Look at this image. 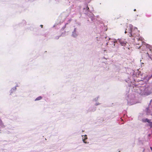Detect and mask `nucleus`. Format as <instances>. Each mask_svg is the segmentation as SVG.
<instances>
[{"instance_id":"nucleus-1","label":"nucleus","mask_w":152,"mask_h":152,"mask_svg":"<svg viewBox=\"0 0 152 152\" xmlns=\"http://www.w3.org/2000/svg\"><path fill=\"white\" fill-rule=\"evenodd\" d=\"M129 33V34L128 35L130 37H134V34L133 35L132 34V28L130 26H127V28L126 29L125 31V34Z\"/></svg>"},{"instance_id":"nucleus-2","label":"nucleus","mask_w":152,"mask_h":152,"mask_svg":"<svg viewBox=\"0 0 152 152\" xmlns=\"http://www.w3.org/2000/svg\"><path fill=\"white\" fill-rule=\"evenodd\" d=\"M136 39L137 40L139 41V42L137 43H136V44L135 45V47L136 48L139 49L140 48V47H141V46L142 45V42L139 38L137 37Z\"/></svg>"},{"instance_id":"nucleus-3","label":"nucleus","mask_w":152,"mask_h":152,"mask_svg":"<svg viewBox=\"0 0 152 152\" xmlns=\"http://www.w3.org/2000/svg\"><path fill=\"white\" fill-rule=\"evenodd\" d=\"M142 121L144 122H147L148 123L149 122H150V120H149L147 118H145L142 119Z\"/></svg>"},{"instance_id":"nucleus-4","label":"nucleus","mask_w":152,"mask_h":152,"mask_svg":"<svg viewBox=\"0 0 152 152\" xmlns=\"http://www.w3.org/2000/svg\"><path fill=\"white\" fill-rule=\"evenodd\" d=\"M42 98V97L41 96H39L36 99H35V100H39L41 99Z\"/></svg>"},{"instance_id":"nucleus-5","label":"nucleus","mask_w":152,"mask_h":152,"mask_svg":"<svg viewBox=\"0 0 152 152\" xmlns=\"http://www.w3.org/2000/svg\"><path fill=\"white\" fill-rule=\"evenodd\" d=\"M85 139H83V141L85 143H87V141H86V139H87V137L86 136H85Z\"/></svg>"},{"instance_id":"nucleus-6","label":"nucleus","mask_w":152,"mask_h":152,"mask_svg":"<svg viewBox=\"0 0 152 152\" xmlns=\"http://www.w3.org/2000/svg\"><path fill=\"white\" fill-rule=\"evenodd\" d=\"M120 44L122 46H125L126 45V43H125L123 42H120Z\"/></svg>"},{"instance_id":"nucleus-7","label":"nucleus","mask_w":152,"mask_h":152,"mask_svg":"<svg viewBox=\"0 0 152 152\" xmlns=\"http://www.w3.org/2000/svg\"><path fill=\"white\" fill-rule=\"evenodd\" d=\"M149 125L151 127H152V122L151 121H150V122L148 123Z\"/></svg>"},{"instance_id":"nucleus-8","label":"nucleus","mask_w":152,"mask_h":152,"mask_svg":"<svg viewBox=\"0 0 152 152\" xmlns=\"http://www.w3.org/2000/svg\"><path fill=\"white\" fill-rule=\"evenodd\" d=\"M40 26L42 28L43 27V25H40Z\"/></svg>"},{"instance_id":"nucleus-9","label":"nucleus","mask_w":152,"mask_h":152,"mask_svg":"<svg viewBox=\"0 0 152 152\" xmlns=\"http://www.w3.org/2000/svg\"><path fill=\"white\" fill-rule=\"evenodd\" d=\"M150 149H151V151H152V147H150Z\"/></svg>"},{"instance_id":"nucleus-10","label":"nucleus","mask_w":152,"mask_h":152,"mask_svg":"<svg viewBox=\"0 0 152 152\" xmlns=\"http://www.w3.org/2000/svg\"><path fill=\"white\" fill-rule=\"evenodd\" d=\"M87 9H89V7H87Z\"/></svg>"},{"instance_id":"nucleus-11","label":"nucleus","mask_w":152,"mask_h":152,"mask_svg":"<svg viewBox=\"0 0 152 152\" xmlns=\"http://www.w3.org/2000/svg\"><path fill=\"white\" fill-rule=\"evenodd\" d=\"M134 11H136V10L135 9H134Z\"/></svg>"}]
</instances>
